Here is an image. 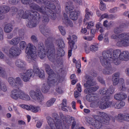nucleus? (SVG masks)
Wrapping results in <instances>:
<instances>
[{"label":"nucleus","mask_w":129,"mask_h":129,"mask_svg":"<svg viewBox=\"0 0 129 129\" xmlns=\"http://www.w3.org/2000/svg\"><path fill=\"white\" fill-rule=\"evenodd\" d=\"M96 81L92 79H89L83 85L84 87L87 88L90 86H94L96 84Z\"/></svg>","instance_id":"bb28decb"},{"label":"nucleus","mask_w":129,"mask_h":129,"mask_svg":"<svg viewBox=\"0 0 129 129\" xmlns=\"http://www.w3.org/2000/svg\"><path fill=\"white\" fill-rule=\"evenodd\" d=\"M38 55L41 59L44 58L46 56L45 51L43 44L40 42L38 45Z\"/></svg>","instance_id":"ddd939ff"},{"label":"nucleus","mask_w":129,"mask_h":129,"mask_svg":"<svg viewBox=\"0 0 129 129\" xmlns=\"http://www.w3.org/2000/svg\"><path fill=\"white\" fill-rule=\"evenodd\" d=\"M24 73L30 77H33L34 75V72L32 69L28 70Z\"/></svg>","instance_id":"49530a36"},{"label":"nucleus","mask_w":129,"mask_h":129,"mask_svg":"<svg viewBox=\"0 0 129 129\" xmlns=\"http://www.w3.org/2000/svg\"><path fill=\"white\" fill-rule=\"evenodd\" d=\"M112 57V53L110 51L106 50L103 51L102 52V56L100 57L102 65H105V63L109 62L108 60L111 62H112L113 60Z\"/></svg>","instance_id":"20e7f679"},{"label":"nucleus","mask_w":129,"mask_h":129,"mask_svg":"<svg viewBox=\"0 0 129 129\" xmlns=\"http://www.w3.org/2000/svg\"><path fill=\"white\" fill-rule=\"evenodd\" d=\"M65 9L67 12L73 11L74 9V5L71 1H69L66 3Z\"/></svg>","instance_id":"c85d7f7f"},{"label":"nucleus","mask_w":129,"mask_h":129,"mask_svg":"<svg viewBox=\"0 0 129 129\" xmlns=\"http://www.w3.org/2000/svg\"><path fill=\"white\" fill-rule=\"evenodd\" d=\"M56 100L55 98H52L48 101L46 103L47 106L49 107L52 105Z\"/></svg>","instance_id":"c03bdc74"},{"label":"nucleus","mask_w":129,"mask_h":129,"mask_svg":"<svg viewBox=\"0 0 129 129\" xmlns=\"http://www.w3.org/2000/svg\"><path fill=\"white\" fill-rule=\"evenodd\" d=\"M30 16L31 17V19L37 22L38 23H39V20L40 19L41 17L39 14L37 12L31 10Z\"/></svg>","instance_id":"a211bd4d"},{"label":"nucleus","mask_w":129,"mask_h":129,"mask_svg":"<svg viewBox=\"0 0 129 129\" xmlns=\"http://www.w3.org/2000/svg\"><path fill=\"white\" fill-rule=\"evenodd\" d=\"M120 92L118 93L115 94L114 96V98L115 99L117 100H120L121 99Z\"/></svg>","instance_id":"e2e57ef3"},{"label":"nucleus","mask_w":129,"mask_h":129,"mask_svg":"<svg viewBox=\"0 0 129 129\" xmlns=\"http://www.w3.org/2000/svg\"><path fill=\"white\" fill-rule=\"evenodd\" d=\"M58 27L62 35H65L66 32L64 27L61 26H58Z\"/></svg>","instance_id":"bf43d9fd"},{"label":"nucleus","mask_w":129,"mask_h":129,"mask_svg":"<svg viewBox=\"0 0 129 129\" xmlns=\"http://www.w3.org/2000/svg\"><path fill=\"white\" fill-rule=\"evenodd\" d=\"M112 80L113 84L114 85H116L118 84L120 90L123 91L125 90L124 80L123 79H119L118 78L112 77Z\"/></svg>","instance_id":"1a4fd4ad"},{"label":"nucleus","mask_w":129,"mask_h":129,"mask_svg":"<svg viewBox=\"0 0 129 129\" xmlns=\"http://www.w3.org/2000/svg\"><path fill=\"white\" fill-rule=\"evenodd\" d=\"M63 79V78L60 77L59 75L54 73L49 75L47 82L50 86L57 85L58 83L62 82Z\"/></svg>","instance_id":"39448f33"},{"label":"nucleus","mask_w":129,"mask_h":129,"mask_svg":"<svg viewBox=\"0 0 129 129\" xmlns=\"http://www.w3.org/2000/svg\"><path fill=\"white\" fill-rule=\"evenodd\" d=\"M15 64L17 67L20 68L22 70H24L26 69L25 62L21 59H17L16 61Z\"/></svg>","instance_id":"412c9836"},{"label":"nucleus","mask_w":129,"mask_h":129,"mask_svg":"<svg viewBox=\"0 0 129 129\" xmlns=\"http://www.w3.org/2000/svg\"><path fill=\"white\" fill-rule=\"evenodd\" d=\"M111 38L113 39L118 38L120 39V40L117 43V45L118 46H129V33H123L118 35L113 34L111 36Z\"/></svg>","instance_id":"f03ea898"},{"label":"nucleus","mask_w":129,"mask_h":129,"mask_svg":"<svg viewBox=\"0 0 129 129\" xmlns=\"http://www.w3.org/2000/svg\"><path fill=\"white\" fill-rule=\"evenodd\" d=\"M59 115L61 120L64 121L66 119V116L64 115L62 112H60L59 113Z\"/></svg>","instance_id":"680f3d73"},{"label":"nucleus","mask_w":129,"mask_h":129,"mask_svg":"<svg viewBox=\"0 0 129 129\" xmlns=\"http://www.w3.org/2000/svg\"><path fill=\"white\" fill-rule=\"evenodd\" d=\"M31 97L35 100L41 102L43 99L44 97L40 90L37 89L35 90H31L29 92Z\"/></svg>","instance_id":"6e6552de"},{"label":"nucleus","mask_w":129,"mask_h":129,"mask_svg":"<svg viewBox=\"0 0 129 129\" xmlns=\"http://www.w3.org/2000/svg\"><path fill=\"white\" fill-rule=\"evenodd\" d=\"M122 30L120 26L115 27L113 31L115 34H118L122 32Z\"/></svg>","instance_id":"de8ad7c7"},{"label":"nucleus","mask_w":129,"mask_h":129,"mask_svg":"<svg viewBox=\"0 0 129 129\" xmlns=\"http://www.w3.org/2000/svg\"><path fill=\"white\" fill-rule=\"evenodd\" d=\"M10 10L12 14H13L12 15H13L16 13L18 11V9L15 6H13L11 8Z\"/></svg>","instance_id":"603ef678"},{"label":"nucleus","mask_w":129,"mask_h":129,"mask_svg":"<svg viewBox=\"0 0 129 129\" xmlns=\"http://www.w3.org/2000/svg\"><path fill=\"white\" fill-rule=\"evenodd\" d=\"M50 85L47 82L44 83L43 85L42 88V90L44 93L47 92L49 90Z\"/></svg>","instance_id":"f704fd0d"},{"label":"nucleus","mask_w":129,"mask_h":129,"mask_svg":"<svg viewBox=\"0 0 129 129\" xmlns=\"http://www.w3.org/2000/svg\"><path fill=\"white\" fill-rule=\"evenodd\" d=\"M0 88H1V90L4 92L6 91L7 90L6 85L3 82H2L1 84L0 85Z\"/></svg>","instance_id":"6e6d98bb"},{"label":"nucleus","mask_w":129,"mask_h":129,"mask_svg":"<svg viewBox=\"0 0 129 129\" xmlns=\"http://www.w3.org/2000/svg\"><path fill=\"white\" fill-rule=\"evenodd\" d=\"M10 96L15 100H17L18 98L26 100H29L30 99L29 96L24 92L21 90L15 89L12 90Z\"/></svg>","instance_id":"7ed1b4c3"},{"label":"nucleus","mask_w":129,"mask_h":129,"mask_svg":"<svg viewBox=\"0 0 129 129\" xmlns=\"http://www.w3.org/2000/svg\"><path fill=\"white\" fill-rule=\"evenodd\" d=\"M20 50L17 47H12L9 50V53L11 57L19 55L20 54Z\"/></svg>","instance_id":"dca6fc26"},{"label":"nucleus","mask_w":129,"mask_h":129,"mask_svg":"<svg viewBox=\"0 0 129 129\" xmlns=\"http://www.w3.org/2000/svg\"><path fill=\"white\" fill-rule=\"evenodd\" d=\"M20 0H9V3L11 4L15 5L17 4Z\"/></svg>","instance_id":"0e129e2a"},{"label":"nucleus","mask_w":129,"mask_h":129,"mask_svg":"<svg viewBox=\"0 0 129 129\" xmlns=\"http://www.w3.org/2000/svg\"><path fill=\"white\" fill-rule=\"evenodd\" d=\"M98 49V47L96 45H93L90 47V50L92 52L95 51Z\"/></svg>","instance_id":"052dcab7"},{"label":"nucleus","mask_w":129,"mask_h":129,"mask_svg":"<svg viewBox=\"0 0 129 129\" xmlns=\"http://www.w3.org/2000/svg\"><path fill=\"white\" fill-rule=\"evenodd\" d=\"M110 98L109 96H105L100 101L99 105L100 108L104 109L109 108L110 104L109 103L108 99Z\"/></svg>","instance_id":"9d476101"},{"label":"nucleus","mask_w":129,"mask_h":129,"mask_svg":"<svg viewBox=\"0 0 129 129\" xmlns=\"http://www.w3.org/2000/svg\"><path fill=\"white\" fill-rule=\"evenodd\" d=\"M31 39L32 41L35 43L38 42V40L36 36L35 35H32L31 37Z\"/></svg>","instance_id":"13d9d810"},{"label":"nucleus","mask_w":129,"mask_h":129,"mask_svg":"<svg viewBox=\"0 0 129 129\" xmlns=\"http://www.w3.org/2000/svg\"><path fill=\"white\" fill-rule=\"evenodd\" d=\"M46 119L48 124L50 125L51 127V128H49V126H47L46 127V129H54V128L52 127V125L54 123V120L52 118L49 116L47 117H46ZM54 129H56V128H54Z\"/></svg>","instance_id":"473e14b6"},{"label":"nucleus","mask_w":129,"mask_h":129,"mask_svg":"<svg viewBox=\"0 0 129 129\" xmlns=\"http://www.w3.org/2000/svg\"><path fill=\"white\" fill-rule=\"evenodd\" d=\"M38 23L37 22L31 19L28 22L26 26L29 28H32L36 27Z\"/></svg>","instance_id":"c9c22d12"},{"label":"nucleus","mask_w":129,"mask_h":129,"mask_svg":"<svg viewBox=\"0 0 129 129\" xmlns=\"http://www.w3.org/2000/svg\"><path fill=\"white\" fill-rule=\"evenodd\" d=\"M67 13H70L69 16L71 19L73 20H76L78 18V15L80 13L79 11H72Z\"/></svg>","instance_id":"393cba45"},{"label":"nucleus","mask_w":129,"mask_h":129,"mask_svg":"<svg viewBox=\"0 0 129 129\" xmlns=\"http://www.w3.org/2000/svg\"><path fill=\"white\" fill-rule=\"evenodd\" d=\"M108 91L107 90L103 88L100 90L99 92L102 95L107 94H108Z\"/></svg>","instance_id":"69168bd1"},{"label":"nucleus","mask_w":129,"mask_h":129,"mask_svg":"<svg viewBox=\"0 0 129 129\" xmlns=\"http://www.w3.org/2000/svg\"><path fill=\"white\" fill-rule=\"evenodd\" d=\"M10 10L8 6H2L0 8V12L2 13H6L8 12Z\"/></svg>","instance_id":"e433bc0d"},{"label":"nucleus","mask_w":129,"mask_h":129,"mask_svg":"<svg viewBox=\"0 0 129 129\" xmlns=\"http://www.w3.org/2000/svg\"><path fill=\"white\" fill-rule=\"evenodd\" d=\"M117 117L119 119L129 122V114L128 113L119 114L117 116Z\"/></svg>","instance_id":"c756f323"},{"label":"nucleus","mask_w":129,"mask_h":129,"mask_svg":"<svg viewBox=\"0 0 129 129\" xmlns=\"http://www.w3.org/2000/svg\"><path fill=\"white\" fill-rule=\"evenodd\" d=\"M46 71L47 73L49 75L51 74H54L53 71L52 69H51L50 66L47 64H45L44 65Z\"/></svg>","instance_id":"79ce46f5"},{"label":"nucleus","mask_w":129,"mask_h":129,"mask_svg":"<svg viewBox=\"0 0 129 129\" xmlns=\"http://www.w3.org/2000/svg\"><path fill=\"white\" fill-rule=\"evenodd\" d=\"M19 36L18 37L20 38H22V40H23L24 39V30L23 29H21L19 30Z\"/></svg>","instance_id":"4d7b16f0"},{"label":"nucleus","mask_w":129,"mask_h":129,"mask_svg":"<svg viewBox=\"0 0 129 129\" xmlns=\"http://www.w3.org/2000/svg\"><path fill=\"white\" fill-rule=\"evenodd\" d=\"M101 117L100 120L102 124H109L110 118L109 116L104 112H101Z\"/></svg>","instance_id":"2eb2a0df"},{"label":"nucleus","mask_w":129,"mask_h":129,"mask_svg":"<svg viewBox=\"0 0 129 129\" xmlns=\"http://www.w3.org/2000/svg\"><path fill=\"white\" fill-rule=\"evenodd\" d=\"M8 82L12 87L18 89L22 87L23 82L20 77H16L15 79L12 77H9L8 79Z\"/></svg>","instance_id":"0eeeda50"},{"label":"nucleus","mask_w":129,"mask_h":129,"mask_svg":"<svg viewBox=\"0 0 129 129\" xmlns=\"http://www.w3.org/2000/svg\"><path fill=\"white\" fill-rule=\"evenodd\" d=\"M121 53V51L119 49H116L113 51V62L116 65L119 64L120 63V56Z\"/></svg>","instance_id":"9b49d317"},{"label":"nucleus","mask_w":129,"mask_h":129,"mask_svg":"<svg viewBox=\"0 0 129 129\" xmlns=\"http://www.w3.org/2000/svg\"><path fill=\"white\" fill-rule=\"evenodd\" d=\"M54 114L55 119L56 121L55 124L56 129H62V123L60 122V120L59 119L58 115L56 113H55Z\"/></svg>","instance_id":"5701e85b"},{"label":"nucleus","mask_w":129,"mask_h":129,"mask_svg":"<svg viewBox=\"0 0 129 129\" xmlns=\"http://www.w3.org/2000/svg\"><path fill=\"white\" fill-rule=\"evenodd\" d=\"M102 1V0H100V8L101 10L103 11L106 9V8L105 4Z\"/></svg>","instance_id":"864d4df0"},{"label":"nucleus","mask_w":129,"mask_h":129,"mask_svg":"<svg viewBox=\"0 0 129 129\" xmlns=\"http://www.w3.org/2000/svg\"><path fill=\"white\" fill-rule=\"evenodd\" d=\"M69 37L67 39L69 41V44L71 49L69 50L68 52V56L69 57H70L71 55L72 49L75 50L77 48V47L75 45V42L73 40H72L71 42L70 41L71 40V37L70 36H69Z\"/></svg>","instance_id":"4be33fe9"},{"label":"nucleus","mask_w":129,"mask_h":129,"mask_svg":"<svg viewBox=\"0 0 129 129\" xmlns=\"http://www.w3.org/2000/svg\"><path fill=\"white\" fill-rule=\"evenodd\" d=\"M86 98L87 101L90 102L96 101L99 99L98 96L94 95L93 94H87L86 96Z\"/></svg>","instance_id":"cd10ccee"},{"label":"nucleus","mask_w":129,"mask_h":129,"mask_svg":"<svg viewBox=\"0 0 129 129\" xmlns=\"http://www.w3.org/2000/svg\"><path fill=\"white\" fill-rule=\"evenodd\" d=\"M36 47L32 44L29 43L25 49V52L28 55V58L34 59L37 57Z\"/></svg>","instance_id":"423d86ee"},{"label":"nucleus","mask_w":129,"mask_h":129,"mask_svg":"<svg viewBox=\"0 0 129 129\" xmlns=\"http://www.w3.org/2000/svg\"><path fill=\"white\" fill-rule=\"evenodd\" d=\"M40 110V108L39 106H36L31 105L30 110L33 112L36 113Z\"/></svg>","instance_id":"a18cd8bd"},{"label":"nucleus","mask_w":129,"mask_h":129,"mask_svg":"<svg viewBox=\"0 0 129 129\" xmlns=\"http://www.w3.org/2000/svg\"><path fill=\"white\" fill-rule=\"evenodd\" d=\"M33 71L34 72V74H35V73L38 75L40 78L43 79L45 77L44 72L42 70L41 71H40L39 69L38 68L34 71Z\"/></svg>","instance_id":"72a5a7b5"},{"label":"nucleus","mask_w":129,"mask_h":129,"mask_svg":"<svg viewBox=\"0 0 129 129\" xmlns=\"http://www.w3.org/2000/svg\"><path fill=\"white\" fill-rule=\"evenodd\" d=\"M44 4L45 5V7H43L46 8V9L47 11V12H49L51 11H52L51 10H54L55 8V6L53 3H50L49 1H47L44 2Z\"/></svg>","instance_id":"6ab92c4d"},{"label":"nucleus","mask_w":129,"mask_h":129,"mask_svg":"<svg viewBox=\"0 0 129 129\" xmlns=\"http://www.w3.org/2000/svg\"><path fill=\"white\" fill-rule=\"evenodd\" d=\"M117 17V16L116 15L111 14L109 15L108 19L113 20L116 18Z\"/></svg>","instance_id":"774afa93"},{"label":"nucleus","mask_w":129,"mask_h":129,"mask_svg":"<svg viewBox=\"0 0 129 129\" xmlns=\"http://www.w3.org/2000/svg\"><path fill=\"white\" fill-rule=\"evenodd\" d=\"M58 45L60 48H63L65 47V44L63 41L61 40H58Z\"/></svg>","instance_id":"09e8293b"},{"label":"nucleus","mask_w":129,"mask_h":129,"mask_svg":"<svg viewBox=\"0 0 129 129\" xmlns=\"http://www.w3.org/2000/svg\"><path fill=\"white\" fill-rule=\"evenodd\" d=\"M19 47L20 49L23 50L26 47V43L24 41H21L19 43Z\"/></svg>","instance_id":"5fc2aeb1"},{"label":"nucleus","mask_w":129,"mask_h":129,"mask_svg":"<svg viewBox=\"0 0 129 129\" xmlns=\"http://www.w3.org/2000/svg\"><path fill=\"white\" fill-rule=\"evenodd\" d=\"M45 45L46 48L47 55L48 58L51 62H54L56 59L54 56L55 49L51 37H48L46 40Z\"/></svg>","instance_id":"f257e3e1"},{"label":"nucleus","mask_w":129,"mask_h":129,"mask_svg":"<svg viewBox=\"0 0 129 129\" xmlns=\"http://www.w3.org/2000/svg\"><path fill=\"white\" fill-rule=\"evenodd\" d=\"M56 53L54 55L55 57L56 58V60L55 62L57 61V60L59 57H61L64 55L65 52L62 48H59L57 49Z\"/></svg>","instance_id":"7c9ffc66"},{"label":"nucleus","mask_w":129,"mask_h":129,"mask_svg":"<svg viewBox=\"0 0 129 129\" xmlns=\"http://www.w3.org/2000/svg\"><path fill=\"white\" fill-rule=\"evenodd\" d=\"M20 75L22 79L24 82H27L29 79L30 77L24 73H20Z\"/></svg>","instance_id":"a19ab883"},{"label":"nucleus","mask_w":129,"mask_h":129,"mask_svg":"<svg viewBox=\"0 0 129 129\" xmlns=\"http://www.w3.org/2000/svg\"><path fill=\"white\" fill-rule=\"evenodd\" d=\"M42 14L43 15V17H42V22L45 24H47L49 21V16L46 13Z\"/></svg>","instance_id":"4c0bfd02"},{"label":"nucleus","mask_w":129,"mask_h":129,"mask_svg":"<svg viewBox=\"0 0 129 129\" xmlns=\"http://www.w3.org/2000/svg\"><path fill=\"white\" fill-rule=\"evenodd\" d=\"M99 88L98 85L94 86H90L85 89L84 92L86 94L94 92L96 91Z\"/></svg>","instance_id":"a878e982"},{"label":"nucleus","mask_w":129,"mask_h":129,"mask_svg":"<svg viewBox=\"0 0 129 129\" xmlns=\"http://www.w3.org/2000/svg\"><path fill=\"white\" fill-rule=\"evenodd\" d=\"M7 75V73L5 69L0 66V77L5 78L6 77Z\"/></svg>","instance_id":"37998d69"},{"label":"nucleus","mask_w":129,"mask_h":129,"mask_svg":"<svg viewBox=\"0 0 129 129\" xmlns=\"http://www.w3.org/2000/svg\"><path fill=\"white\" fill-rule=\"evenodd\" d=\"M63 23L65 25L66 27H68L69 25L71 27H73V23L71 20L70 19L68 21H67L66 22L63 21Z\"/></svg>","instance_id":"3c124183"},{"label":"nucleus","mask_w":129,"mask_h":129,"mask_svg":"<svg viewBox=\"0 0 129 129\" xmlns=\"http://www.w3.org/2000/svg\"><path fill=\"white\" fill-rule=\"evenodd\" d=\"M31 10H26L25 12H24V14L22 16V18L26 19L28 18L29 15L30 16Z\"/></svg>","instance_id":"8fccbe9b"},{"label":"nucleus","mask_w":129,"mask_h":129,"mask_svg":"<svg viewBox=\"0 0 129 129\" xmlns=\"http://www.w3.org/2000/svg\"><path fill=\"white\" fill-rule=\"evenodd\" d=\"M12 29V25L10 23H8L5 25L4 31L6 33H8L11 31Z\"/></svg>","instance_id":"58836bf2"},{"label":"nucleus","mask_w":129,"mask_h":129,"mask_svg":"<svg viewBox=\"0 0 129 129\" xmlns=\"http://www.w3.org/2000/svg\"><path fill=\"white\" fill-rule=\"evenodd\" d=\"M24 11L22 10H19L18 11V15L19 18H22V16L24 14Z\"/></svg>","instance_id":"338daca9"},{"label":"nucleus","mask_w":129,"mask_h":129,"mask_svg":"<svg viewBox=\"0 0 129 129\" xmlns=\"http://www.w3.org/2000/svg\"><path fill=\"white\" fill-rule=\"evenodd\" d=\"M40 30L41 33L45 36L47 37L50 35L51 30L50 28L44 27L42 25L40 26Z\"/></svg>","instance_id":"aec40b11"},{"label":"nucleus","mask_w":129,"mask_h":129,"mask_svg":"<svg viewBox=\"0 0 129 129\" xmlns=\"http://www.w3.org/2000/svg\"><path fill=\"white\" fill-rule=\"evenodd\" d=\"M95 120L93 122V126L96 129H100L102 126V123L100 120V117L96 115H93Z\"/></svg>","instance_id":"4468645a"},{"label":"nucleus","mask_w":129,"mask_h":129,"mask_svg":"<svg viewBox=\"0 0 129 129\" xmlns=\"http://www.w3.org/2000/svg\"><path fill=\"white\" fill-rule=\"evenodd\" d=\"M45 12L44 14L45 13H46L48 15L49 17V16L50 18L53 20H54L56 18V14L54 13L53 11H51L49 12H47V11L46 10H45Z\"/></svg>","instance_id":"ea45409f"},{"label":"nucleus","mask_w":129,"mask_h":129,"mask_svg":"<svg viewBox=\"0 0 129 129\" xmlns=\"http://www.w3.org/2000/svg\"><path fill=\"white\" fill-rule=\"evenodd\" d=\"M105 65H102L105 67L103 71V74L106 75H109L113 73L114 71L112 68L111 65L109 62H107L105 63Z\"/></svg>","instance_id":"f8f14e48"},{"label":"nucleus","mask_w":129,"mask_h":129,"mask_svg":"<svg viewBox=\"0 0 129 129\" xmlns=\"http://www.w3.org/2000/svg\"><path fill=\"white\" fill-rule=\"evenodd\" d=\"M129 59V52L127 51L121 52L119 60L127 61Z\"/></svg>","instance_id":"b1692460"},{"label":"nucleus","mask_w":129,"mask_h":129,"mask_svg":"<svg viewBox=\"0 0 129 129\" xmlns=\"http://www.w3.org/2000/svg\"><path fill=\"white\" fill-rule=\"evenodd\" d=\"M22 38L19 37H16L12 39L11 41H9V43L12 45H15L18 44L20 41L22 40Z\"/></svg>","instance_id":"2f4dec72"},{"label":"nucleus","mask_w":129,"mask_h":129,"mask_svg":"<svg viewBox=\"0 0 129 129\" xmlns=\"http://www.w3.org/2000/svg\"><path fill=\"white\" fill-rule=\"evenodd\" d=\"M29 6L30 8L36 10L42 14H44L45 12V10H46V8L43 7H41L37 4L34 3L30 4Z\"/></svg>","instance_id":"f3484780"}]
</instances>
